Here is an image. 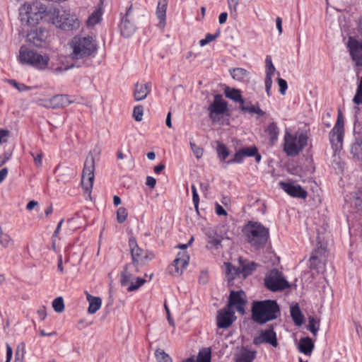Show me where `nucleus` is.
I'll use <instances>...</instances> for the list:
<instances>
[{
  "label": "nucleus",
  "instance_id": "f257e3e1",
  "mask_svg": "<svg viewBox=\"0 0 362 362\" xmlns=\"http://www.w3.org/2000/svg\"><path fill=\"white\" fill-rule=\"evenodd\" d=\"M51 10H47V8L42 4L35 1L33 4H25L19 8V19L22 24L35 26L39 23L40 21L49 23Z\"/></svg>",
  "mask_w": 362,
  "mask_h": 362
},
{
  "label": "nucleus",
  "instance_id": "f03ea898",
  "mask_svg": "<svg viewBox=\"0 0 362 362\" xmlns=\"http://www.w3.org/2000/svg\"><path fill=\"white\" fill-rule=\"evenodd\" d=\"M252 319L259 325L274 320L280 315V307L275 300L253 301L252 304Z\"/></svg>",
  "mask_w": 362,
  "mask_h": 362
},
{
  "label": "nucleus",
  "instance_id": "7ed1b4c3",
  "mask_svg": "<svg viewBox=\"0 0 362 362\" xmlns=\"http://www.w3.org/2000/svg\"><path fill=\"white\" fill-rule=\"evenodd\" d=\"M242 231L247 243L256 250L264 247L269 238V229L259 222L248 221Z\"/></svg>",
  "mask_w": 362,
  "mask_h": 362
},
{
  "label": "nucleus",
  "instance_id": "20e7f679",
  "mask_svg": "<svg viewBox=\"0 0 362 362\" xmlns=\"http://www.w3.org/2000/svg\"><path fill=\"white\" fill-rule=\"evenodd\" d=\"M73 49L71 57L73 59H81L94 57L98 49V45L93 37L76 36L71 41Z\"/></svg>",
  "mask_w": 362,
  "mask_h": 362
},
{
  "label": "nucleus",
  "instance_id": "39448f33",
  "mask_svg": "<svg viewBox=\"0 0 362 362\" xmlns=\"http://www.w3.org/2000/svg\"><path fill=\"white\" fill-rule=\"evenodd\" d=\"M139 267L132 264H127L120 274V283L122 286L129 284L127 290L129 292L139 288L144 284L146 280L141 277H136L135 274L139 272Z\"/></svg>",
  "mask_w": 362,
  "mask_h": 362
},
{
  "label": "nucleus",
  "instance_id": "423d86ee",
  "mask_svg": "<svg viewBox=\"0 0 362 362\" xmlns=\"http://www.w3.org/2000/svg\"><path fill=\"white\" fill-rule=\"evenodd\" d=\"M49 23L64 30H71L78 26L76 17L66 11L51 10Z\"/></svg>",
  "mask_w": 362,
  "mask_h": 362
},
{
  "label": "nucleus",
  "instance_id": "0eeeda50",
  "mask_svg": "<svg viewBox=\"0 0 362 362\" xmlns=\"http://www.w3.org/2000/svg\"><path fill=\"white\" fill-rule=\"evenodd\" d=\"M308 136L301 133L297 137L287 131L284 134V151L288 156H296L307 146Z\"/></svg>",
  "mask_w": 362,
  "mask_h": 362
},
{
  "label": "nucleus",
  "instance_id": "6e6552de",
  "mask_svg": "<svg viewBox=\"0 0 362 362\" xmlns=\"http://www.w3.org/2000/svg\"><path fill=\"white\" fill-rule=\"evenodd\" d=\"M129 246L132 256V262L130 264L139 267V266L146 264L148 261L154 258L153 252L144 251L138 246L137 242L134 237L129 238Z\"/></svg>",
  "mask_w": 362,
  "mask_h": 362
},
{
  "label": "nucleus",
  "instance_id": "1a4fd4ad",
  "mask_svg": "<svg viewBox=\"0 0 362 362\" xmlns=\"http://www.w3.org/2000/svg\"><path fill=\"white\" fill-rule=\"evenodd\" d=\"M265 286L271 291H280L288 288L289 283L285 279L282 273L277 269H273L264 279Z\"/></svg>",
  "mask_w": 362,
  "mask_h": 362
},
{
  "label": "nucleus",
  "instance_id": "9d476101",
  "mask_svg": "<svg viewBox=\"0 0 362 362\" xmlns=\"http://www.w3.org/2000/svg\"><path fill=\"white\" fill-rule=\"evenodd\" d=\"M95 160L92 155L86 157L81 176V185L85 192L90 194L94 181Z\"/></svg>",
  "mask_w": 362,
  "mask_h": 362
},
{
  "label": "nucleus",
  "instance_id": "9b49d317",
  "mask_svg": "<svg viewBox=\"0 0 362 362\" xmlns=\"http://www.w3.org/2000/svg\"><path fill=\"white\" fill-rule=\"evenodd\" d=\"M344 134V117L340 110H338L337 119L329 133V141L332 147H341Z\"/></svg>",
  "mask_w": 362,
  "mask_h": 362
},
{
  "label": "nucleus",
  "instance_id": "f8f14e48",
  "mask_svg": "<svg viewBox=\"0 0 362 362\" xmlns=\"http://www.w3.org/2000/svg\"><path fill=\"white\" fill-rule=\"evenodd\" d=\"M247 303L245 291L241 289L239 291L232 290L229 294L227 308L230 310L235 308L240 314L243 315L245 313V308Z\"/></svg>",
  "mask_w": 362,
  "mask_h": 362
},
{
  "label": "nucleus",
  "instance_id": "ddd939ff",
  "mask_svg": "<svg viewBox=\"0 0 362 362\" xmlns=\"http://www.w3.org/2000/svg\"><path fill=\"white\" fill-rule=\"evenodd\" d=\"M132 4H131L126 9L124 15L121 18L119 30L124 37H131L136 31V26L132 22Z\"/></svg>",
  "mask_w": 362,
  "mask_h": 362
},
{
  "label": "nucleus",
  "instance_id": "4468645a",
  "mask_svg": "<svg viewBox=\"0 0 362 362\" xmlns=\"http://www.w3.org/2000/svg\"><path fill=\"white\" fill-rule=\"evenodd\" d=\"M262 343L269 344L274 347H277L279 344L276 338V334L274 330L272 325H267L265 329L259 331V334L255 337L253 344L258 346Z\"/></svg>",
  "mask_w": 362,
  "mask_h": 362
},
{
  "label": "nucleus",
  "instance_id": "2eb2a0df",
  "mask_svg": "<svg viewBox=\"0 0 362 362\" xmlns=\"http://www.w3.org/2000/svg\"><path fill=\"white\" fill-rule=\"evenodd\" d=\"M227 108L228 103L223 100V96L221 94L215 95L213 103L207 108L209 118L214 122L217 121L216 116L225 113Z\"/></svg>",
  "mask_w": 362,
  "mask_h": 362
},
{
  "label": "nucleus",
  "instance_id": "dca6fc26",
  "mask_svg": "<svg viewBox=\"0 0 362 362\" xmlns=\"http://www.w3.org/2000/svg\"><path fill=\"white\" fill-rule=\"evenodd\" d=\"M236 320L235 312L229 308H224L217 313L216 323L218 328L226 329Z\"/></svg>",
  "mask_w": 362,
  "mask_h": 362
},
{
  "label": "nucleus",
  "instance_id": "f3484780",
  "mask_svg": "<svg viewBox=\"0 0 362 362\" xmlns=\"http://www.w3.org/2000/svg\"><path fill=\"white\" fill-rule=\"evenodd\" d=\"M350 55L357 66H362V41L349 37L347 42Z\"/></svg>",
  "mask_w": 362,
  "mask_h": 362
},
{
  "label": "nucleus",
  "instance_id": "a211bd4d",
  "mask_svg": "<svg viewBox=\"0 0 362 362\" xmlns=\"http://www.w3.org/2000/svg\"><path fill=\"white\" fill-rule=\"evenodd\" d=\"M47 31L42 28L31 30L27 35V40L30 43H32L37 47H42L46 45V40L47 38Z\"/></svg>",
  "mask_w": 362,
  "mask_h": 362
},
{
  "label": "nucleus",
  "instance_id": "6ab92c4d",
  "mask_svg": "<svg viewBox=\"0 0 362 362\" xmlns=\"http://www.w3.org/2000/svg\"><path fill=\"white\" fill-rule=\"evenodd\" d=\"M279 185L288 195L294 198L305 199L308 197V192L299 185L292 182H280Z\"/></svg>",
  "mask_w": 362,
  "mask_h": 362
},
{
  "label": "nucleus",
  "instance_id": "aec40b11",
  "mask_svg": "<svg viewBox=\"0 0 362 362\" xmlns=\"http://www.w3.org/2000/svg\"><path fill=\"white\" fill-rule=\"evenodd\" d=\"M256 151V146L240 148L235 153L232 159H230L226 162V164L230 165L233 163H242L245 157H252L254 154H255Z\"/></svg>",
  "mask_w": 362,
  "mask_h": 362
},
{
  "label": "nucleus",
  "instance_id": "412c9836",
  "mask_svg": "<svg viewBox=\"0 0 362 362\" xmlns=\"http://www.w3.org/2000/svg\"><path fill=\"white\" fill-rule=\"evenodd\" d=\"M151 90V83L145 84L136 83L134 85V97L135 100L140 101L145 99Z\"/></svg>",
  "mask_w": 362,
  "mask_h": 362
},
{
  "label": "nucleus",
  "instance_id": "4be33fe9",
  "mask_svg": "<svg viewBox=\"0 0 362 362\" xmlns=\"http://www.w3.org/2000/svg\"><path fill=\"white\" fill-rule=\"evenodd\" d=\"M168 6V0H159L156 8V16L159 20L158 27L161 29L165 26L166 10Z\"/></svg>",
  "mask_w": 362,
  "mask_h": 362
},
{
  "label": "nucleus",
  "instance_id": "5701e85b",
  "mask_svg": "<svg viewBox=\"0 0 362 362\" xmlns=\"http://www.w3.org/2000/svg\"><path fill=\"white\" fill-rule=\"evenodd\" d=\"M54 109L63 108L74 103L71 96L66 94H58L52 97Z\"/></svg>",
  "mask_w": 362,
  "mask_h": 362
},
{
  "label": "nucleus",
  "instance_id": "b1692460",
  "mask_svg": "<svg viewBox=\"0 0 362 362\" xmlns=\"http://www.w3.org/2000/svg\"><path fill=\"white\" fill-rule=\"evenodd\" d=\"M315 345L312 339L309 337H303L298 343V351L305 355H310L314 349Z\"/></svg>",
  "mask_w": 362,
  "mask_h": 362
},
{
  "label": "nucleus",
  "instance_id": "393cba45",
  "mask_svg": "<svg viewBox=\"0 0 362 362\" xmlns=\"http://www.w3.org/2000/svg\"><path fill=\"white\" fill-rule=\"evenodd\" d=\"M256 354V351H250L247 347L243 346L241 351L237 355L235 362H252Z\"/></svg>",
  "mask_w": 362,
  "mask_h": 362
},
{
  "label": "nucleus",
  "instance_id": "a878e982",
  "mask_svg": "<svg viewBox=\"0 0 362 362\" xmlns=\"http://www.w3.org/2000/svg\"><path fill=\"white\" fill-rule=\"evenodd\" d=\"M35 54L36 52L28 49L25 46H21L19 51V59L23 64H31Z\"/></svg>",
  "mask_w": 362,
  "mask_h": 362
},
{
  "label": "nucleus",
  "instance_id": "bb28decb",
  "mask_svg": "<svg viewBox=\"0 0 362 362\" xmlns=\"http://www.w3.org/2000/svg\"><path fill=\"white\" fill-rule=\"evenodd\" d=\"M87 300L89 303L88 312L90 314L95 313L101 307L102 300L100 297H95L87 293Z\"/></svg>",
  "mask_w": 362,
  "mask_h": 362
},
{
  "label": "nucleus",
  "instance_id": "cd10ccee",
  "mask_svg": "<svg viewBox=\"0 0 362 362\" xmlns=\"http://www.w3.org/2000/svg\"><path fill=\"white\" fill-rule=\"evenodd\" d=\"M232 78L238 81H245L249 78L250 73L243 68H233L229 70Z\"/></svg>",
  "mask_w": 362,
  "mask_h": 362
},
{
  "label": "nucleus",
  "instance_id": "c85d7f7f",
  "mask_svg": "<svg viewBox=\"0 0 362 362\" xmlns=\"http://www.w3.org/2000/svg\"><path fill=\"white\" fill-rule=\"evenodd\" d=\"M225 266L228 284H232V281L235 277L239 276L241 274L240 267H236L229 262L225 263Z\"/></svg>",
  "mask_w": 362,
  "mask_h": 362
},
{
  "label": "nucleus",
  "instance_id": "c756f323",
  "mask_svg": "<svg viewBox=\"0 0 362 362\" xmlns=\"http://www.w3.org/2000/svg\"><path fill=\"white\" fill-rule=\"evenodd\" d=\"M291 316L296 325L300 326L303 323L304 316L300 309L298 304L291 306Z\"/></svg>",
  "mask_w": 362,
  "mask_h": 362
},
{
  "label": "nucleus",
  "instance_id": "7c9ffc66",
  "mask_svg": "<svg viewBox=\"0 0 362 362\" xmlns=\"http://www.w3.org/2000/svg\"><path fill=\"white\" fill-rule=\"evenodd\" d=\"M207 238L208 243L211 246L218 248L219 246H221L222 237L216 233L214 230H208L205 233Z\"/></svg>",
  "mask_w": 362,
  "mask_h": 362
},
{
  "label": "nucleus",
  "instance_id": "2f4dec72",
  "mask_svg": "<svg viewBox=\"0 0 362 362\" xmlns=\"http://www.w3.org/2000/svg\"><path fill=\"white\" fill-rule=\"evenodd\" d=\"M35 57L32 62L31 65L40 69H45L48 65L49 57L47 55H42L36 52Z\"/></svg>",
  "mask_w": 362,
  "mask_h": 362
},
{
  "label": "nucleus",
  "instance_id": "473e14b6",
  "mask_svg": "<svg viewBox=\"0 0 362 362\" xmlns=\"http://www.w3.org/2000/svg\"><path fill=\"white\" fill-rule=\"evenodd\" d=\"M265 132L269 136L270 142L272 144L278 140L279 129L276 122H271L266 128Z\"/></svg>",
  "mask_w": 362,
  "mask_h": 362
},
{
  "label": "nucleus",
  "instance_id": "72a5a7b5",
  "mask_svg": "<svg viewBox=\"0 0 362 362\" xmlns=\"http://www.w3.org/2000/svg\"><path fill=\"white\" fill-rule=\"evenodd\" d=\"M351 153L358 160H362V138H356L351 147Z\"/></svg>",
  "mask_w": 362,
  "mask_h": 362
},
{
  "label": "nucleus",
  "instance_id": "f704fd0d",
  "mask_svg": "<svg viewBox=\"0 0 362 362\" xmlns=\"http://www.w3.org/2000/svg\"><path fill=\"white\" fill-rule=\"evenodd\" d=\"M103 11L101 8L95 9L88 18L86 23L88 27L94 26L100 22Z\"/></svg>",
  "mask_w": 362,
  "mask_h": 362
},
{
  "label": "nucleus",
  "instance_id": "c9c22d12",
  "mask_svg": "<svg viewBox=\"0 0 362 362\" xmlns=\"http://www.w3.org/2000/svg\"><path fill=\"white\" fill-rule=\"evenodd\" d=\"M325 253V250L322 248H317V250H315L310 257V266L311 269H317L318 267L320 261V257L322 255V254Z\"/></svg>",
  "mask_w": 362,
  "mask_h": 362
},
{
  "label": "nucleus",
  "instance_id": "e433bc0d",
  "mask_svg": "<svg viewBox=\"0 0 362 362\" xmlns=\"http://www.w3.org/2000/svg\"><path fill=\"white\" fill-rule=\"evenodd\" d=\"M225 95L227 98L233 100L235 102H238L240 103V105H244V100L243 99V97L241 95V92L240 90L238 89H228L227 88L225 90Z\"/></svg>",
  "mask_w": 362,
  "mask_h": 362
},
{
  "label": "nucleus",
  "instance_id": "4c0bfd02",
  "mask_svg": "<svg viewBox=\"0 0 362 362\" xmlns=\"http://www.w3.org/2000/svg\"><path fill=\"white\" fill-rule=\"evenodd\" d=\"M239 261L241 266V274H243V276L245 278L250 275L252 273V272L256 269L257 267V264L254 262H249L247 264H243L241 258H240Z\"/></svg>",
  "mask_w": 362,
  "mask_h": 362
},
{
  "label": "nucleus",
  "instance_id": "58836bf2",
  "mask_svg": "<svg viewBox=\"0 0 362 362\" xmlns=\"http://www.w3.org/2000/svg\"><path fill=\"white\" fill-rule=\"evenodd\" d=\"M216 152L218 158L221 161H224L230 155L229 151L226 146L219 141L217 142Z\"/></svg>",
  "mask_w": 362,
  "mask_h": 362
},
{
  "label": "nucleus",
  "instance_id": "ea45409f",
  "mask_svg": "<svg viewBox=\"0 0 362 362\" xmlns=\"http://www.w3.org/2000/svg\"><path fill=\"white\" fill-rule=\"evenodd\" d=\"M320 329V320L315 319L314 317L310 316L308 317V329L314 335L316 336Z\"/></svg>",
  "mask_w": 362,
  "mask_h": 362
},
{
  "label": "nucleus",
  "instance_id": "a19ab883",
  "mask_svg": "<svg viewBox=\"0 0 362 362\" xmlns=\"http://www.w3.org/2000/svg\"><path fill=\"white\" fill-rule=\"evenodd\" d=\"M189 257L186 251H182L178 252L177 257L174 260V263H181L182 267H186L188 264Z\"/></svg>",
  "mask_w": 362,
  "mask_h": 362
},
{
  "label": "nucleus",
  "instance_id": "79ce46f5",
  "mask_svg": "<svg viewBox=\"0 0 362 362\" xmlns=\"http://www.w3.org/2000/svg\"><path fill=\"white\" fill-rule=\"evenodd\" d=\"M240 109L243 112H248L250 113H256L260 116H263L265 112L262 111L258 106L251 105L250 107L240 105Z\"/></svg>",
  "mask_w": 362,
  "mask_h": 362
},
{
  "label": "nucleus",
  "instance_id": "37998d69",
  "mask_svg": "<svg viewBox=\"0 0 362 362\" xmlns=\"http://www.w3.org/2000/svg\"><path fill=\"white\" fill-rule=\"evenodd\" d=\"M156 357L158 362H173L170 356L163 350L158 349L156 351Z\"/></svg>",
  "mask_w": 362,
  "mask_h": 362
},
{
  "label": "nucleus",
  "instance_id": "c03bdc74",
  "mask_svg": "<svg viewBox=\"0 0 362 362\" xmlns=\"http://www.w3.org/2000/svg\"><path fill=\"white\" fill-rule=\"evenodd\" d=\"M211 351L210 349H204L201 351L197 356V362H211Z\"/></svg>",
  "mask_w": 362,
  "mask_h": 362
},
{
  "label": "nucleus",
  "instance_id": "a18cd8bd",
  "mask_svg": "<svg viewBox=\"0 0 362 362\" xmlns=\"http://www.w3.org/2000/svg\"><path fill=\"white\" fill-rule=\"evenodd\" d=\"M52 307L55 312L62 313L64 310V303L62 297L56 298L52 302Z\"/></svg>",
  "mask_w": 362,
  "mask_h": 362
},
{
  "label": "nucleus",
  "instance_id": "49530a36",
  "mask_svg": "<svg viewBox=\"0 0 362 362\" xmlns=\"http://www.w3.org/2000/svg\"><path fill=\"white\" fill-rule=\"evenodd\" d=\"M64 171V173L59 174V175H57V177H58V181H62L64 183H65L66 182L70 180L71 178L74 177V173H69V172L71 170L69 168H66Z\"/></svg>",
  "mask_w": 362,
  "mask_h": 362
},
{
  "label": "nucleus",
  "instance_id": "de8ad7c7",
  "mask_svg": "<svg viewBox=\"0 0 362 362\" xmlns=\"http://www.w3.org/2000/svg\"><path fill=\"white\" fill-rule=\"evenodd\" d=\"M353 101L356 105L362 104V77L361 78L360 83L358 86Z\"/></svg>",
  "mask_w": 362,
  "mask_h": 362
},
{
  "label": "nucleus",
  "instance_id": "09e8293b",
  "mask_svg": "<svg viewBox=\"0 0 362 362\" xmlns=\"http://www.w3.org/2000/svg\"><path fill=\"white\" fill-rule=\"evenodd\" d=\"M127 210L124 207H119L117 211V220L119 223H124L127 218Z\"/></svg>",
  "mask_w": 362,
  "mask_h": 362
},
{
  "label": "nucleus",
  "instance_id": "8fccbe9b",
  "mask_svg": "<svg viewBox=\"0 0 362 362\" xmlns=\"http://www.w3.org/2000/svg\"><path fill=\"white\" fill-rule=\"evenodd\" d=\"M265 63H266V67H267L266 77H268V76L272 77V74H274V72L275 71V67L272 64V59H271L270 56H267Z\"/></svg>",
  "mask_w": 362,
  "mask_h": 362
},
{
  "label": "nucleus",
  "instance_id": "3c124183",
  "mask_svg": "<svg viewBox=\"0 0 362 362\" xmlns=\"http://www.w3.org/2000/svg\"><path fill=\"white\" fill-rule=\"evenodd\" d=\"M144 112V107L141 105H137L134 107L133 110V117L137 122L142 120V116Z\"/></svg>",
  "mask_w": 362,
  "mask_h": 362
},
{
  "label": "nucleus",
  "instance_id": "603ef678",
  "mask_svg": "<svg viewBox=\"0 0 362 362\" xmlns=\"http://www.w3.org/2000/svg\"><path fill=\"white\" fill-rule=\"evenodd\" d=\"M25 349V344L21 343L18 345L16 356H15V361L16 362H22V358L23 357V352Z\"/></svg>",
  "mask_w": 362,
  "mask_h": 362
},
{
  "label": "nucleus",
  "instance_id": "864d4df0",
  "mask_svg": "<svg viewBox=\"0 0 362 362\" xmlns=\"http://www.w3.org/2000/svg\"><path fill=\"white\" fill-rule=\"evenodd\" d=\"M8 82H9L10 84L13 86L20 92L28 90H30L32 88V87H30V86H26V85H25L23 83H19L16 81L13 80V79L9 80Z\"/></svg>",
  "mask_w": 362,
  "mask_h": 362
},
{
  "label": "nucleus",
  "instance_id": "5fc2aeb1",
  "mask_svg": "<svg viewBox=\"0 0 362 362\" xmlns=\"http://www.w3.org/2000/svg\"><path fill=\"white\" fill-rule=\"evenodd\" d=\"M36 103L40 106L54 109L52 97L49 99H38Z\"/></svg>",
  "mask_w": 362,
  "mask_h": 362
},
{
  "label": "nucleus",
  "instance_id": "6e6d98bb",
  "mask_svg": "<svg viewBox=\"0 0 362 362\" xmlns=\"http://www.w3.org/2000/svg\"><path fill=\"white\" fill-rule=\"evenodd\" d=\"M190 147L197 158H200L203 156L204 150L202 148L197 146L194 143L190 142Z\"/></svg>",
  "mask_w": 362,
  "mask_h": 362
},
{
  "label": "nucleus",
  "instance_id": "4d7b16f0",
  "mask_svg": "<svg viewBox=\"0 0 362 362\" xmlns=\"http://www.w3.org/2000/svg\"><path fill=\"white\" fill-rule=\"evenodd\" d=\"M354 204L356 206H361L362 205V187H359L354 196Z\"/></svg>",
  "mask_w": 362,
  "mask_h": 362
},
{
  "label": "nucleus",
  "instance_id": "13d9d810",
  "mask_svg": "<svg viewBox=\"0 0 362 362\" xmlns=\"http://www.w3.org/2000/svg\"><path fill=\"white\" fill-rule=\"evenodd\" d=\"M277 83L279 86V92L282 95H284L286 93V90L288 88V84L286 80L278 78H277Z\"/></svg>",
  "mask_w": 362,
  "mask_h": 362
},
{
  "label": "nucleus",
  "instance_id": "bf43d9fd",
  "mask_svg": "<svg viewBox=\"0 0 362 362\" xmlns=\"http://www.w3.org/2000/svg\"><path fill=\"white\" fill-rule=\"evenodd\" d=\"M265 90L267 92V95L269 97L271 96V88L272 86V77H265Z\"/></svg>",
  "mask_w": 362,
  "mask_h": 362
},
{
  "label": "nucleus",
  "instance_id": "052dcab7",
  "mask_svg": "<svg viewBox=\"0 0 362 362\" xmlns=\"http://www.w3.org/2000/svg\"><path fill=\"white\" fill-rule=\"evenodd\" d=\"M208 281H209L208 273L205 271L201 272L199 276V283L204 285V284H207Z\"/></svg>",
  "mask_w": 362,
  "mask_h": 362
},
{
  "label": "nucleus",
  "instance_id": "680f3d73",
  "mask_svg": "<svg viewBox=\"0 0 362 362\" xmlns=\"http://www.w3.org/2000/svg\"><path fill=\"white\" fill-rule=\"evenodd\" d=\"M173 267L174 268L175 271H171L170 273L173 275H180L182 273V269L184 267H182L181 263H178L177 264L173 262Z\"/></svg>",
  "mask_w": 362,
  "mask_h": 362
},
{
  "label": "nucleus",
  "instance_id": "e2e57ef3",
  "mask_svg": "<svg viewBox=\"0 0 362 362\" xmlns=\"http://www.w3.org/2000/svg\"><path fill=\"white\" fill-rule=\"evenodd\" d=\"M9 135V131L6 129H0V144L6 142V139L5 138L8 137Z\"/></svg>",
  "mask_w": 362,
  "mask_h": 362
},
{
  "label": "nucleus",
  "instance_id": "0e129e2a",
  "mask_svg": "<svg viewBox=\"0 0 362 362\" xmlns=\"http://www.w3.org/2000/svg\"><path fill=\"white\" fill-rule=\"evenodd\" d=\"M220 35V32L217 31L215 34L207 33L205 36V39L207 40L208 43L216 40Z\"/></svg>",
  "mask_w": 362,
  "mask_h": 362
},
{
  "label": "nucleus",
  "instance_id": "69168bd1",
  "mask_svg": "<svg viewBox=\"0 0 362 362\" xmlns=\"http://www.w3.org/2000/svg\"><path fill=\"white\" fill-rule=\"evenodd\" d=\"M228 4L230 9L232 11L234 10V12H236L237 6L239 4L240 0H227Z\"/></svg>",
  "mask_w": 362,
  "mask_h": 362
},
{
  "label": "nucleus",
  "instance_id": "338daca9",
  "mask_svg": "<svg viewBox=\"0 0 362 362\" xmlns=\"http://www.w3.org/2000/svg\"><path fill=\"white\" fill-rule=\"evenodd\" d=\"M156 184V180L154 177L148 176L146 177V185L148 186L150 188H154Z\"/></svg>",
  "mask_w": 362,
  "mask_h": 362
},
{
  "label": "nucleus",
  "instance_id": "774afa93",
  "mask_svg": "<svg viewBox=\"0 0 362 362\" xmlns=\"http://www.w3.org/2000/svg\"><path fill=\"white\" fill-rule=\"evenodd\" d=\"M216 213L218 216H226V215H227L226 211L218 204H216Z\"/></svg>",
  "mask_w": 362,
  "mask_h": 362
}]
</instances>
